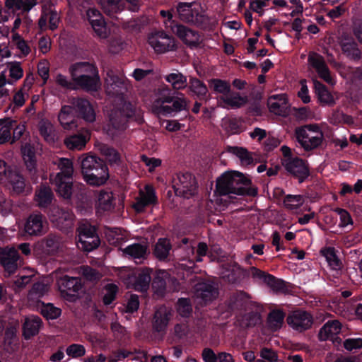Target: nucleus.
Segmentation results:
<instances>
[{
    "label": "nucleus",
    "instance_id": "27",
    "mask_svg": "<svg viewBox=\"0 0 362 362\" xmlns=\"http://www.w3.org/2000/svg\"><path fill=\"white\" fill-rule=\"evenodd\" d=\"M52 164L59 170L53 178H57L59 175L61 178H72L74 173V166L72 161L69 158H57L52 160Z\"/></svg>",
    "mask_w": 362,
    "mask_h": 362
},
{
    "label": "nucleus",
    "instance_id": "56",
    "mask_svg": "<svg viewBox=\"0 0 362 362\" xmlns=\"http://www.w3.org/2000/svg\"><path fill=\"white\" fill-rule=\"evenodd\" d=\"M81 275L88 281H95L102 277V274L96 269L88 266H82L80 268Z\"/></svg>",
    "mask_w": 362,
    "mask_h": 362
},
{
    "label": "nucleus",
    "instance_id": "50",
    "mask_svg": "<svg viewBox=\"0 0 362 362\" xmlns=\"http://www.w3.org/2000/svg\"><path fill=\"white\" fill-rule=\"evenodd\" d=\"M302 195H286L283 201L284 206L288 210H295L300 208L304 203Z\"/></svg>",
    "mask_w": 362,
    "mask_h": 362
},
{
    "label": "nucleus",
    "instance_id": "10",
    "mask_svg": "<svg viewBox=\"0 0 362 362\" xmlns=\"http://www.w3.org/2000/svg\"><path fill=\"white\" fill-rule=\"evenodd\" d=\"M50 221L62 231L68 232L74 226V214L69 210L52 206L49 212Z\"/></svg>",
    "mask_w": 362,
    "mask_h": 362
},
{
    "label": "nucleus",
    "instance_id": "19",
    "mask_svg": "<svg viewBox=\"0 0 362 362\" xmlns=\"http://www.w3.org/2000/svg\"><path fill=\"white\" fill-rule=\"evenodd\" d=\"M47 224L45 218L40 214H33L28 218L24 230L30 235H42L47 230Z\"/></svg>",
    "mask_w": 362,
    "mask_h": 362
},
{
    "label": "nucleus",
    "instance_id": "38",
    "mask_svg": "<svg viewBox=\"0 0 362 362\" xmlns=\"http://www.w3.org/2000/svg\"><path fill=\"white\" fill-rule=\"evenodd\" d=\"M40 135L49 144H54L57 139L52 124L47 120H41L38 124Z\"/></svg>",
    "mask_w": 362,
    "mask_h": 362
},
{
    "label": "nucleus",
    "instance_id": "23",
    "mask_svg": "<svg viewBox=\"0 0 362 362\" xmlns=\"http://www.w3.org/2000/svg\"><path fill=\"white\" fill-rule=\"evenodd\" d=\"M267 105L270 112L280 116L288 113V103L285 95H275L269 98Z\"/></svg>",
    "mask_w": 362,
    "mask_h": 362
},
{
    "label": "nucleus",
    "instance_id": "24",
    "mask_svg": "<svg viewBox=\"0 0 362 362\" xmlns=\"http://www.w3.org/2000/svg\"><path fill=\"white\" fill-rule=\"evenodd\" d=\"M47 21H49V27L51 30H54L58 27L59 23V13L54 10L52 5H49L48 8H42V14L38 21L40 28L43 29L46 27Z\"/></svg>",
    "mask_w": 362,
    "mask_h": 362
},
{
    "label": "nucleus",
    "instance_id": "41",
    "mask_svg": "<svg viewBox=\"0 0 362 362\" xmlns=\"http://www.w3.org/2000/svg\"><path fill=\"white\" fill-rule=\"evenodd\" d=\"M341 49L347 57L352 59L358 60L361 58V52L357 44L352 39H344L340 42Z\"/></svg>",
    "mask_w": 362,
    "mask_h": 362
},
{
    "label": "nucleus",
    "instance_id": "25",
    "mask_svg": "<svg viewBox=\"0 0 362 362\" xmlns=\"http://www.w3.org/2000/svg\"><path fill=\"white\" fill-rule=\"evenodd\" d=\"M341 329V324L338 320H330L326 322L320 329L318 336L321 341L328 339L334 341L335 337L339 334Z\"/></svg>",
    "mask_w": 362,
    "mask_h": 362
},
{
    "label": "nucleus",
    "instance_id": "49",
    "mask_svg": "<svg viewBox=\"0 0 362 362\" xmlns=\"http://www.w3.org/2000/svg\"><path fill=\"white\" fill-rule=\"evenodd\" d=\"M285 315L281 310H273L268 316V325L270 329L276 331L281 328L284 323Z\"/></svg>",
    "mask_w": 362,
    "mask_h": 362
},
{
    "label": "nucleus",
    "instance_id": "37",
    "mask_svg": "<svg viewBox=\"0 0 362 362\" xmlns=\"http://www.w3.org/2000/svg\"><path fill=\"white\" fill-rule=\"evenodd\" d=\"M41 319L37 316H30L25 320L23 324V336L25 339H30L36 335L41 326Z\"/></svg>",
    "mask_w": 362,
    "mask_h": 362
},
{
    "label": "nucleus",
    "instance_id": "32",
    "mask_svg": "<svg viewBox=\"0 0 362 362\" xmlns=\"http://www.w3.org/2000/svg\"><path fill=\"white\" fill-rule=\"evenodd\" d=\"M74 83L79 88L86 91H97L101 86L98 73L88 75L82 79H76L73 81Z\"/></svg>",
    "mask_w": 362,
    "mask_h": 362
},
{
    "label": "nucleus",
    "instance_id": "8",
    "mask_svg": "<svg viewBox=\"0 0 362 362\" xmlns=\"http://www.w3.org/2000/svg\"><path fill=\"white\" fill-rule=\"evenodd\" d=\"M152 269L143 268L129 274L124 280L127 288H132L137 291H146L151 281Z\"/></svg>",
    "mask_w": 362,
    "mask_h": 362
},
{
    "label": "nucleus",
    "instance_id": "7",
    "mask_svg": "<svg viewBox=\"0 0 362 362\" xmlns=\"http://www.w3.org/2000/svg\"><path fill=\"white\" fill-rule=\"evenodd\" d=\"M78 247L85 251H90L98 247L100 239L95 228L90 223H81L78 228Z\"/></svg>",
    "mask_w": 362,
    "mask_h": 362
},
{
    "label": "nucleus",
    "instance_id": "36",
    "mask_svg": "<svg viewBox=\"0 0 362 362\" xmlns=\"http://www.w3.org/2000/svg\"><path fill=\"white\" fill-rule=\"evenodd\" d=\"M19 323L17 320L11 322L10 327H8L5 332L4 345L9 351H14L18 346L17 329Z\"/></svg>",
    "mask_w": 362,
    "mask_h": 362
},
{
    "label": "nucleus",
    "instance_id": "34",
    "mask_svg": "<svg viewBox=\"0 0 362 362\" xmlns=\"http://www.w3.org/2000/svg\"><path fill=\"white\" fill-rule=\"evenodd\" d=\"M49 291V286L43 282L34 284L28 294V300L30 305L35 303H40V298L46 295Z\"/></svg>",
    "mask_w": 362,
    "mask_h": 362
},
{
    "label": "nucleus",
    "instance_id": "4",
    "mask_svg": "<svg viewBox=\"0 0 362 362\" xmlns=\"http://www.w3.org/2000/svg\"><path fill=\"white\" fill-rule=\"evenodd\" d=\"M179 18L204 29L211 28L215 20L209 17L200 5L196 3H180L177 7Z\"/></svg>",
    "mask_w": 362,
    "mask_h": 362
},
{
    "label": "nucleus",
    "instance_id": "29",
    "mask_svg": "<svg viewBox=\"0 0 362 362\" xmlns=\"http://www.w3.org/2000/svg\"><path fill=\"white\" fill-rule=\"evenodd\" d=\"M37 0H5V7L13 11H20L28 13L36 5Z\"/></svg>",
    "mask_w": 362,
    "mask_h": 362
},
{
    "label": "nucleus",
    "instance_id": "22",
    "mask_svg": "<svg viewBox=\"0 0 362 362\" xmlns=\"http://www.w3.org/2000/svg\"><path fill=\"white\" fill-rule=\"evenodd\" d=\"M195 294L205 303L212 301L218 296L216 285L211 282H200L195 286Z\"/></svg>",
    "mask_w": 362,
    "mask_h": 362
},
{
    "label": "nucleus",
    "instance_id": "9",
    "mask_svg": "<svg viewBox=\"0 0 362 362\" xmlns=\"http://www.w3.org/2000/svg\"><path fill=\"white\" fill-rule=\"evenodd\" d=\"M57 284L61 294L68 300H72L78 296L83 288L80 278L71 277L68 275L59 278Z\"/></svg>",
    "mask_w": 362,
    "mask_h": 362
},
{
    "label": "nucleus",
    "instance_id": "62",
    "mask_svg": "<svg viewBox=\"0 0 362 362\" xmlns=\"http://www.w3.org/2000/svg\"><path fill=\"white\" fill-rule=\"evenodd\" d=\"M260 322L259 315L257 313L251 312L242 317L241 325L243 327L255 326Z\"/></svg>",
    "mask_w": 362,
    "mask_h": 362
},
{
    "label": "nucleus",
    "instance_id": "44",
    "mask_svg": "<svg viewBox=\"0 0 362 362\" xmlns=\"http://www.w3.org/2000/svg\"><path fill=\"white\" fill-rule=\"evenodd\" d=\"M97 206L102 211H110L114 208L113 195L111 192L101 190L98 193Z\"/></svg>",
    "mask_w": 362,
    "mask_h": 362
},
{
    "label": "nucleus",
    "instance_id": "1",
    "mask_svg": "<svg viewBox=\"0 0 362 362\" xmlns=\"http://www.w3.org/2000/svg\"><path fill=\"white\" fill-rule=\"evenodd\" d=\"M105 87L107 94L115 98V105L111 110L110 124L107 127L108 134L113 136L117 134V132L126 129L128 118L134 114L132 105L127 102L124 98L132 86L126 78L108 72L105 78Z\"/></svg>",
    "mask_w": 362,
    "mask_h": 362
},
{
    "label": "nucleus",
    "instance_id": "28",
    "mask_svg": "<svg viewBox=\"0 0 362 362\" xmlns=\"http://www.w3.org/2000/svg\"><path fill=\"white\" fill-rule=\"evenodd\" d=\"M90 139V134L88 130H85L78 134H75L67 137L64 140L66 146L70 150H82L87 141Z\"/></svg>",
    "mask_w": 362,
    "mask_h": 362
},
{
    "label": "nucleus",
    "instance_id": "57",
    "mask_svg": "<svg viewBox=\"0 0 362 362\" xmlns=\"http://www.w3.org/2000/svg\"><path fill=\"white\" fill-rule=\"evenodd\" d=\"M264 282L276 292L281 291L285 288L284 282L271 274H268L267 276H266Z\"/></svg>",
    "mask_w": 362,
    "mask_h": 362
},
{
    "label": "nucleus",
    "instance_id": "43",
    "mask_svg": "<svg viewBox=\"0 0 362 362\" xmlns=\"http://www.w3.org/2000/svg\"><path fill=\"white\" fill-rule=\"evenodd\" d=\"M15 124L16 121L10 118L0 119V144L11 140V131L13 129Z\"/></svg>",
    "mask_w": 362,
    "mask_h": 362
},
{
    "label": "nucleus",
    "instance_id": "12",
    "mask_svg": "<svg viewBox=\"0 0 362 362\" xmlns=\"http://www.w3.org/2000/svg\"><path fill=\"white\" fill-rule=\"evenodd\" d=\"M148 42L157 53H164L176 48L175 39L162 31L151 33L148 36Z\"/></svg>",
    "mask_w": 362,
    "mask_h": 362
},
{
    "label": "nucleus",
    "instance_id": "55",
    "mask_svg": "<svg viewBox=\"0 0 362 362\" xmlns=\"http://www.w3.org/2000/svg\"><path fill=\"white\" fill-rule=\"evenodd\" d=\"M40 313L47 319H56L61 315V310L54 307L52 304L47 303L45 305L41 303Z\"/></svg>",
    "mask_w": 362,
    "mask_h": 362
},
{
    "label": "nucleus",
    "instance_id": "46",
    "mask_svg": "<svg viewBox=\"0 0 362 362\" xmlns=\"http://www.w3.org/2000/svg\"><path fill=\"white\" fill-rule=\"evenodd\" d=\"M314 85L320 102L323 105H332L334 103L333 96L325 86L317 81H314Z\"/></svg>",
    "mask_w": 362,
    "mask_h": 362
},
{
    "label": "nucleus",
    "instance_id": "54",
    "mask_svg": "<svg viewBox=\"0 0 362 362\" xmlns=\"http://www.w3.org/2000/svg\"><path fill=\"white\" fill-rule=\"evenodd\" d=\"M322 253L325 257L329 266L335 270L341 268V262L337 257L334 249L332 247H328L322 250Z\"/></svg>",
    "mask_w": 362,
    "mask_h": 362
},
{
    "label": "nucleus",
    "instance_id": "30",
    "mask_svg": "<svg viewBox=\"0 0 362 362\" xmlns=\"http://www.w3.org/2000/svg\"><path fill=\"white\" fill-rule=\"evenodd\" d=\"M74 107L71 105H64L62 107L58 119L62 126L66 129H72L77 127L74 120Z\"/></svg>",
    "mask_w": 362,
    "mask_h": 362
},
{
    "label": "nucleus",
    "instance_id": "52",
    "mask_svg": "<svg viewBox=\"0 0 362 362\" xmlns=\"http://www.w3.org/2000/svg\"><path fill=\"white\" fill-rule=\"evenodd\" d=\"M101 6L103 11L109 16H112L123 9L122 0H105L101 3Z\"/></svg>",
    "mask_w": 362,
    "mask_h": 362
},
{
    "label": "nucleus",
    "instance_id": "61",
    "mask_svg": "<svg viewBox=\"0 0 362 362\" xmlns=\"http://www.w3.org/2000/svg\"><path fill=\"white\" fill-rule=\"evenodd\" d=\"M9 70V76L14 81H18L22 78L23 75V70L21 66L20 62H13L8 65Z\"/></svg>",
    "mask_w": 362,
    "mask_h": 362
},
{
    "label": "nucleus",
    "instance_id": "20",
    "mask_svg": "<svg viewBox=\"0 0 362 362\" xmlns=\"http://www.w3.org/2000/svg\"><path fill=\"white\" fill-rule=\"evenodd\" d=\"M308 62L316 70L321 78L329 84H334L329 70L325 64L324 58L321 55L316 53L310 54L308 57Z\"/></svg>",
    "mask_w": 362,
    "mask_h": 362
},
{
    "label": "nucleus",
    "instance_id": "58",
    "mask_svg": "<svg viewBox=\"0 0 362 362\" xmlns=\"http://www.w3.org/2000/svg\"><path fill=\"white\" fill-rule=\"evenodd\" d=\"M90 25L98 37L105 39L108 37L110 31L106 27L104 19L97 23H91Z\"/></svg>",
    "mask_w": 362,
    "mask_h": 362
},
{
    "label": "nucleus",
    "instance_id": "60",
    "mask_svg": "<svg viewBox=\"0 0 362 362\" xmlns=\"http://www.w3.org/2000/svg\"><path fill=\"white\" fill-rule=\"evenodd\" d=\"M117 290V286L112 284H109L105 286V293L103 296V303L105 305H107L112 303L115 299Z\"/></svg>",
    "mask_w": 362,
    "mask_h": 362
},
{
    "label": "nucleus",
    "instance_id": "5",
    "mask_svg": "<svg viewBox=\"0 0 362 362\" xmlns=\"http://www.w3.org/2000/svg\"><path fill=\"white\" fill-rule=\"evenodd\" d=\"M295 136L300 146L306 151L319 148L324 141V134L317 124L297 127L295 129Z\"/></svg>",
    "mask_w": 362,
    "mask_h": 362
},
{
    "label": "nucleus",
    "instance_id": "40",
    "mask_svg": "<svg viewBox=\"0 0 362 362\" xmlns=\"http://www.w3.org/2000/svg\"><path fill=\"white\" fill-rule=\"evenodd\" d=\"M7 179L14 192L21 194L24 192L25 187V179L18 172L8 171Z\"/></svg>",
    "mask_w": 362,
    "mask_h": 362
},
{
    "label": "nucleus",
    "instance_id": "15",
    "mask_svg": "<svg viewBox=\"0 0 362 362\" xmlns=\"http://www.w3.org/2000/svg\"><path fill=\"white\" fill-rule=\"evenodd\" d=\"M20 256L14 247L0 248V264L9 274H13L20 266Z\"/></svg>",
    "mask_w": 362,
    "mask_h": 362
},
{
    "label": "nucleus",
    "instance_id": "64",
    "mask_svg": "<svg viewBox=\"0 0 362 362\" xmlns=\"http://www.w3.org/2000/svg\"><path fill=\"white\" fill-rule=\"evenodd\" d=\"M177 312L182 317H187L192 311L190 301L187 298H181L177 302Z\"/></svg>",
    "mask_w": 362,
    "mask_h": 362
},
{
    "label": "nucleus",
    "instance_id": "26",
    "mask_svg": "<svg viewBox=\"0 0 362 362\" xmlns=\"http://www.w3.org/2000/svg\"><path fill=\"white\" fill-rule=\"evenodd\" d=\"M72 80L82 79L88 75L98 73L97 69L88 62L76 63L70 67Z\"/></svg>",
    "mask_w": 362,
    "mask_h": 362
},
{
    "label": "nucleus",
    "instance_id": "51",
    "mask_svg": "<svg viewBox=\"0 0 362 362\" xmlns=\"http://www.w3.org/2000/svg\"><path fill=\"white\" fill-rule=\"evenodd\" d=\"M209 85L214 91L226 95L230 91L229 82L221 79L214 78L209 81Z\"/></svg>",
    "mask_w": 362,
    "mask_h": 362
},
{
    "label": "nucleus",
    "instance_id": "21",
    "mask_svg": "<svg viewBox=\"0 0 362 362\" xmlns=\"http://www.w3.org/2000/svg\"><path fill=\"white\" fill-rule=\"evenodd\" d=\"M171 310L165 306H160L155 312L152 326L154 331L164 332L168 327L170 317Z\"/></svg>",
    "mask_w": 362,
    "mask_h": 362
},
{
    "label": "nucleus",
    "instance_id": "13",
    "mask_svg": "<svg viewBox=\"0 0 362 362\" xmlns=\"http://www.w3.org/2000/svg\"><path fill=\"white\" fill-rule=\"evenodd\" d=\"M156 98L152 103V111L158 115L165 116L169 115L170 105L165 103H170L173 101L171 90L168 87L163 86L157 89Z\"/></svg>",
    "mask_w": 362,
    "mask_h": 362
},
{
    "label": "nucleus",
    "instance_id": "31",
    "mask_svg": "<svg viewBox=\"0 0 362 362\" xmlns=\"http://www.w3.org/2000/svg\"><path fill=\"white\" fill-rule=\"evenodd\" d=\"M219 102L223 103L220 105L225 108H240L247 103V98L240 96L238 93H229L226 95H222Z\"/></svg>",
    "mask_w": 362,
    "mask_h": 362
},
{
    "label": "nucleus",
    "instance_id": "2",
    "mask_svg": "<svg viewBox=\"0 0 362 362\" xmlns=\"http://www.w3.org/2000/svg\"><path fill=\"white\" fill-rule=\"evenodd\" d=\"M216 192L230 199L237 196L256 197L258 188L244 174L238 171L223 173L216 180Z\"/></svg>",
    "mask_w": 362,
    "mask_h": 362
},
{
    "label": "nucleus",
    "instance_id": "48",
    "mask_svg": "<svg viewBox=\"0 0 362 362\" xmlns=\"http://www.w3.org/2000/svg\"><path fill=\"white\" fill-rule=\"evenodd\" d=\"M98 146L100 153L110 164H116L120 161L119 153L113 148L105 144H99Z\"/></svg>",
    "mask_w": 362,
    "mask_h": 362
},
{
    "label": "nucleus",
    "instance_id": "45",
    "mask_svg": "<svg viewBox=\"0 0 362 362\" xmlns=\"http://www.w3.org/2000/svg\"><path fill=\"white\" fill-rule=\"evenodd\" d=\"M170 250V240L167 238H160L155 245L153 253L158 259L163 260L168 257Z\"/></svg>",
    "mask_w": 362,
    "mask_h": 362
},
{
    "label": "nucleus",
    "instance_id": "35",
    "mask_svg": "<svg viewBox=\"0 0 362 362\" xmlns=\"http://www.w3.org/2000/svg\"><path fill=\"white\" fill-rule=\"evenodd\" d=\"M123 255L126 257L141 262V259L146 258L147 255V246L140 243H134L130 245L122 250Z\"/></svg>",
    "mask_w": 362,
    "mask_h": 362
},
{
    "label": "nucleus",
    "instance_id": "42",
    "mask_svg": "<svg viewBox=\"0 0 362 362\" xmlns=\"http://www.w3.org/2000/svg\"><path fill=\"white\" fill-rule=\"evenodd\" d=\"M227 151L237 156L243 165H249L253 163L254 160L252 154L245 148L228 146Z\"/></svg>",
    "mask_w": 362,
    "mask_h": 362
},
{
    "label": "nucleus",
    "instance_id": "18",
    "mask_svg": "<svg viewBox=\"0 0 362 362\" xmlns=\"http://www.w3.org/2000/svg\"><path fill=\"white\" fill-rule=\"evenodd\" d=\"M156 202L157 197L154 188L151 185H146L139 190V195L136 197V202L132 206L136 212L140 213L146 206L155 204Z\"/></svg>",
    "mask_w": 362,
    "mask_h": 362
},
{
    "label": "nucleus",
    "instance_id": "16",
    "mask_svg": "<svg viewBox=\"0 0 362 362\" xmlns=\"http://www.w3.org/2000/svg\"><path fill=\"white\" fill-rule=\"evenodd\" d=\"M282 164L290 174L298 179L299 182H303L309 175L308 168L300 158H284Z\"/></svg>",
    "mask_w": 362,
    "mask_h": 362
},
{
    "label": "nucleus",
    "instance_id": "3",
    "mask_svg": "<svg viewBox=\"0 0 362 362\" xmlns=\"http://www.w3.org/2000/svg\"><path fill=\"white\" fill-rule=\"evenodd\" d=\"M78 159L81 160L83 179L88 185L100 186L106 182L109 178L108 169L100 159L86 154L82 155Z\"/></svg>",
    "mask_w": 362,
    "mask_h": 362
},
{
    "label": "nucleus",
    "instance_id": "11",
    "mask_svg": "<svg viewBox=\"0 0 362 362\" xmlns=\"http://www.w3.org/2000/svg\"><path fill=\"white\" fill-rule=\"evenodd\" d=\"M173 33L189 47H197L203 42L198 31L182 24H175L171 28Z\"/></svg>",
    "mask_w": 362,
    "mask_h": 362
},
{
    "label": "nucleus",
    "instance_id": "59",
    "mask_svg": "<svg viewBox=\"0 0 362 362\" xmlns=\"http://www.w3.org/2000/svg\"><path fill=\"white\" fill-rule=\"evenodd\" d=\"M189 88L198 96H205L208 92L206 86L197 78L190 81Z\"/></svg>",
    "mask_w": 362,
    "mask_h": 362
},
{
    "label": "nucleus",
    "instance_id": "47",
    "mask_svg": "<svg viewBox=\"0 0 362 362\" xmlns=\"http://www.w3.org/2000/svg\"><path fill=\"white\" fill-rule=\"evenodd\" d=\"M165 78L174 90L183 89L187 85L186 77L178 71L165 76Z\"/></svg>",
    "mask_w": 362,
    "mask_h": 362
},
{
    "label": "nucleus",
    "instance_id": "33",
    "mask_svg": "<svg viewBox=\"0 0 362 362\" xmlns=\"http://www.w3.org/2000/svg\"><path fill=\"white\" fill-rule=\"evenodd\" d=\"M72 178H61L59 175L57 178H52V183L56 187V191L59 195L64 199H70L72 194Z\"/></svg>",
    "mask_w": 362,
    "mask_h": 362
},
{
    "label": "nucleus",
    "instance_id": "6",
    "mask_svg": "<svg viewBox=\"0 0 362 362\" xmlns=\"http://www.w3.org/2000/svg\"><path fill=\"white\" fill-rule=\"evenodd\" d=\"M173 187L177 196L186 199L193 197L197 192L195 177L189 173H177L173 179Z\"/></svg>",
    "mask_w": 362,
    "mask_h": 362
},
{
    "label": "nucleus",
    "instance_id": "53",
    "mask_svg": "<svg viewBox=\"0 0 362 362\" xmlns=\"http://www.w3.org/2000/svg\"><path fill=\"white\" fill-rule=\"evenodd\" d=\"M11 40L12 42L23 56H27L30 54L31 49L28 43L18 33L12 35Z\"/></svg>",
    "mask_w": 362,
    "mask_h": 362
},
{
    "label": "nucleus",
    "instance_id": "63",
    "mask_svg": "<svg viewBox=\"0 0 362 362\" xmlns=\"http://www.w3.org/2000/svg\"><path fill=\"white\" fill-rule=\"evenodd\" d=\"M66 352L69 356L78 358L85 355L86 349L83 345L73 344L66 348Z\"/></svg>",
    "mask_w": 362,
    "mask_h": 362
},
{
    "label": "nucleus",
    "instance_id": "14",
    "mask_svg": "<svg viewBox=\"0 0 362 362\" xmlns=\"http://www.w3.org/2000/svg\"><path fill=\"white\" fill-rule=\"evenodd\" d=\"M286 321L291 327L301 332L311 327L313 317L306 311L296 310L288 314Z\"/></svg>",
    "mask_w": 362,
    "mask_h": 362
},
{
    "label": "nucleus",
    "instance_id": "17",
    "mask_svg": "<svg viewBox=\"0 0 362 362\" xmlns=\"http://www.w3.org/2000/svg\"><path fill=\"white\" fill-rule=\"evenodd\" d=\"M69 102L85 121L93 122L95 120V110L87 99L74 97L69 98Z\"/></svg>",
    "mask_w": 362,
    "mask_h": 362
},
{
    "label": "nucleus",
    "instance_id": "39",
    "mask_svg": "<svg viewBox=\"0 0 362 362\" xmlns=\"http://www.w3.org/2000/svg\"><path fill=\"white\" fill-rule=\"evenodd\" d=\"M52 189L47 186H41L35 192V200L41 208L47 207L52 202Z\"/></svg>",
    "mask_w": 362,
    "mask_h": 362
}]
</instances>
